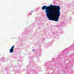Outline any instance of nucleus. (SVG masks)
Returning <instances> with one entry per match:
<instances>
[{"mask_svg": "<svg viewBox=\"0 0 74 74\" xmlns=\"http://www.w3.org/2000/svg\"><path fill=\"white\" fill-rule=\"evenodd\" d=\"M48 7H50L49 8L50 10H51L52 12H60V6H59L52 5V4H51V5L48 6Z\"/></svg>", "mask_w": 74, "mask_h": 74, "instance_id": "obj_2", "label": "nucleus"}, {"mask_svg": "<svg viewBox=\"0 0 74 74\" xmlns=\"http://www.w3.org/2000/svg\"><path fill=\"white\" fill-rule=\"evenodd\" d=\"M49 6H46V5H45V6H43L42 8V10H45V12L46 13V14H47V13H48L49 12H51L52 11L51 10L49 9Z\"/></svg>", "mask_w": 74, "mask_h": 74, "instance_id": "obj_3", "label": "nucleus"}, {"mask_svg": "<svg viewBox=\"0 0 74 74\" xmlns=\"http://www.w3.org/2000/svg\"><path fill=\"white\" fill-rule=\"evenodd\" d=\"M14 45L12 47L11 49H14Z\"/></svg>", "mask_w": 74, "mask_h": 74, "instance_id": "obj_5", "label": "nucleus"}, {"mask_svg": "<svg viewBox=\"0 0 74 74\" xmlns=\"http://www.w3.org/2000/svg\"><path fill=\"white\" fill-rule=\"evenodd\" d=\"M60 15V12H54L52 11L46 13V15L49 18V20L56 22L58 21Z\"/></svg>", "mask_w": 74, "mask_h": 74, "instance_id": "obj_1", "label": "nucleus"}, {"mask_svg": "<svg viewBox=\"0 0 74 74\" xmlns=\"http://www.w3.org/2000/svg\"><path fill=\"white\" fill-rule=\"evenodd\" d=\"M31 12H33V11L32 10Z\"/></svg>", "mask_w": 74, "mask_h": 74, "instance_id": "obj_7", "label": "nucleus"}, {"mask_svg": "<svg viewBox=\"0 0 74 74\" xmlns=\"http://www.w3.org/2000/svg\"><path fill=\"white\" fill-rule=\"evenodd\" d=\"M33 51H34V50H33Z\"/></svg>", "mask_w": 74, "mask_h": 74, "instance_id": "obj_6", "label": "nucleus"}, {"mask_svg": "<svg viewBox=\"0 0 74 74\" xmlns=\"http://www.w3.org/2000/svg\"><path fill=\"white\" fill-rule=\"evenodd\" d=\"M10 51L11 53H12V52H14V49H10Z\"/></svg>", "mask_w": 74, "mask_h": 74, "instance_id": "obj_4", "label": "nucleus"}]
</instances>
